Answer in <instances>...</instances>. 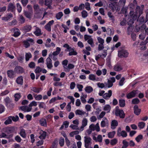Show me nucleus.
<instances>
[{
    "label": "nucleus",
    "mask_w": 148,
    "mask_h": 148,
    "mask_svg": "<svg viewBox=\"0 0 148 148\" xmlns=\"http://www.w3.org/2000/svg\"><path fill=\"white\" fill-rule=\"evenodd\" d=\"M139 21L140 24H143L144 23H145V18L143 16H141L139 18Z\"/></svg>",
    "instance_id": "obj_55"
},
{
    "label": "nucleus",
    "mask_w": 148,
    "mask_h": 148,
    "mask_svg": "<svg viewBox=\"0 0 148 148\" xmlns=\"http://www.w3.org/2000/svg\"><path fill=\"white\" fill-rule=\"evenodd\" d=\"M14 71L17 73H22L24 72V70L22 67L17 66L14 68Z\"/></svg>",
    "instance_id": "obj_9"
},
{
    "label": "nucleus",
    "mask_w": 148,
    "mask_h": 148,
    "mask_svg": "<svg viewBox=\"0 0 148 148\" xmlns=\"http://www.w3.org/2000/svg\"><path fill=\"white\" fill-rule=\"evenodd\" d=\"M32 27L31 25H26L23 26L22 30L25 32H27L30 31Z\"/></svg>",
    "instance_id": "obj_16"
},
{
    "label": "nucleus",
    "mask_w": 148,
    "mask_h": 148,
    "mask_svg": "<svg viewBox=\"0 0 148 148\" xmlns=\"http://www.w3.org/2000/svg\"><path fill=\"white\" fill-rule=\"evenodd\" d=\"M7 74L8 76L10 78H13L14 77V71L12 70H8Z\"/></svg>",
    "instance_id": "obj_17"
},
{
    "label": "nucleus",
    "mask_w": 148,
    "mask_h": 148,
    "mask_svg": "<svg viewBox=\"0 0 148 148\" xmlns=\"http://www.w3.org/2000/svg\"><path fill=\"white\" fill-rule=\"evenodd\" d=\"M46 64L47 68L49 69H51L53 67L52 63V60L50 57H49L47 58L46 60Z\"/></svg>",
    "instance_id": "obj_8"
},
{
    "label": "nucleus",
    "mask_w": 148,
    "mask_h": 148,
    "mask_svg": "<svg viewBox=\"0 0 148 148\" xmlns=\"http://www.w3.org/2000/svg\"><path fill=\"white\" fill-rule=\"evenodd\" d=\"M109 7L113 12H114L115 10L116 11L118 10V5L116 2L111 3L109 4Z\"/></svg>",
    "instance_id": "obj_6"
},
{
    "label": "nucleus",
    "mask_w": 148,
    "mask_h": 148,
    "mask_svg": "<svg viewBox=\"0 0 148 148\" xmlns=\"http://www.w3.org/2000/svg\"><path fill=\"white\" fill-rule=\"evenodd\" d=\"M87 42L92 47H93L95 46L93 39L92 38L89 39L87 40Z\"/></svg>",
    "instance_id": "obj_36"
},
{
    "label": "nucleus",
    "mask_w": 148,
    "mask_h": 148,
    "mask_svg": "<svg viewBox=\"0 0 148 148\" xmlns=\"http://www.w3.org/2000/svg\"><path fill=\"white\" fill-rule=\"evenodd\" d=\"M10 30L12 32L14 33L12 36L14 37H17L20 35L21 33L19 30L17 28H12Z\"/></svg>",
    "instance_id": "obj_7"
},
{
    "label": "nucleus",
    "mask_w": 148,
    "mask_h": 148,
    "mask_svg": "<svg viewBox=\"0 0 148 148\" xmlns=\"http://www.w3.org/2000/svg\"><path fill=\"white\" fill-rule=\"evenodd\" d=\"M102 136L101 135H98L97 138V142L101 143L102 142Z\"/></svg>",
    "instance_id": "obj_64"
},
{
    "label": "nucleus",
    "mask_w": 148,
    "mask_h": 148,
    "mask_svg": "<svg viewBox=\"0 0 148 148\" xmlns=\"http://www.w3.org/2000/svg\"><path fill=\"white\" fill-rule=\"evenodd\" d=\"M75 113L76 115H84L86 112L79 110H77L75 111Z\"/></svg>",
    "instance_id": "obj_37"
},
{
    "label": "nucleus",
    "mask_w": 148,
    "mask_h": 148,
    "mask_svg": "<svg viewBox=\"0 0 148 148\" xmlns=\"http://www.w3.org/2000/svg\"><path fill=\"white\" fill-rule=\"evenodd\" d=\"M17 9L18 12L20 13L22 11V8L21 5L19 3H17L16 4Z\"/></svg>",
    "instance_id": "obj_44"
},
{
    "label": "nucleus",
    "mask_w": 148,
    "mask_h": 148,
    "mask_svg": "<svg viewBox=\"0 0 148 148\" xmlns=\"http://www.w3.org/2000/svg\"><path fill=\"white\" fill-rule=\"evenodd\" d=\"M115 132L114 131L109 132L108 134V138H113L115 134Z\"/></svg>",
    "instance_id": "obj_43"
},
{
    "label": "nucleus",
    "mask_w": 148,
    "mask_h": 148,
    "mask_svg": "<svg viewBox=\"0 0 148 148\" xmlns=\"http://www.w3.org/2000/svg\"><path fill=\"white\" fill-rule=\"evenodd\" d=\"M108 93H106L103 95V97L105 99H108L112 95V91L111 90L108 91Z\"/></svg>",
    "instance_id": "obj_18"
},
{
    "label": "nucleus",
    "mask_w": 148,
    "mask_h": 148,
    "mask_svg": "<svg viewBox=\"0 0 148 148\" xmlns=\"http://www.w3.org/2000/svg\"><path fill=\"white\" fill-rule=\"evenodd\" d=\"M19 134L23 138H26V135L25 133V131L23 129H21Z\"/></svg>",
    "instance_id": "obj_22"
},
{
    "label": "nucleus",
    "mask_w": 148,
    "mask_h": 148,
    "mask_svg": "<svg viewBox=\"0 0 148 148\" xmlns=\"http://www.w3.org/2000/svg\"><path fill=\"white\" fill-rule=\"evenodd\" d=\"M138 90H134L131 92L129 93L127 95V97L128 99L132 98L134 97L137 94Z\"/></svg>",
    "instance_id": "obj_11"
},
{
    "label": "nucleus",
    "mask_w": 148,
    "mask_h": 148,
    "mask_svg": "<svg viewBox=\"0 0 148 148\" xmlns=\"http://www.w3.org/2000/svg\"><path fill=\"white\" fill-rule=\"evenodd\" d=\"M103 44H100L98 46V50L101 51L104 48Z\"/></svg>",
    "instance_id": "obj_63"
},
{
    "label": "nucleus",
    "mask_w": 148,
    "mask_h": 148,
    "mask_svg": "<svg viewBox=\"0 0 148 148\" xmlns=\"http://www.w3.org/2000/svg\"><path fill=\"white\" fill-rule=\"evenodd\" d=\"M41 11L40 8L34 10V16L35 17L39 18V17H38V14L40 13V12Z\"/></svg>",
    "instance_id": "obj_45"
},
{
    "label": "nucleus",
    "mask_w": 148,
    "mask_h": 148,
    "mask_svg": "<svg viewBox=\"0 0 148 148\" xmlns=\"http://www.w3.org/2000/svg\"><path fill=\"white\" fill-rule=\"evenodd\" d=\"M113 85V84L111 81L109 79L108 81V83L106 84V87L107 86V87L109 88L112 87Z\"/></svg>",
    "instance_id": "obj_48"
},
{
    "label": "nucleus",
    "mask_w": 148,
    "mask_h": 148,
    "mask_svg": "<svg viewBox=\"0 0 148 148\" xmlns=\"http://www.w3.org/2000/svg\"><path fill=\"white\" fill-rule=\"evenodd\" d=\"M16 82L18 84L22 85L23 83V77L22 76L18 77L16 79Z\"/></svg>",
    "instance_id": "obj_21"
},
{
    "label": "nucleus",
    "mask_w": 148,
    "mask_h": 148,
    "mask_svg": "<svg viewBox=\"0 0 148 148\" xmlns=\"http://www.w3.org/2000/svg\"><path fill=\"white\" fill-rule=\"evenodd\" d=\"M15 7L14 5L12 3H10L8 4L7 10L8 11L13 12L15 11Z\"/></svg>",
    "instance_id": "obj_15"
},
{
    "label": "nucleus",
    "mask_w": 148,
    "mask_h": 148,
    "mask_svg": "<svg viewBox=\"0 0 148 148\" xmlns=\"http://www.w3.org/2000/svg\"><path fill=\"white\" fill-rule=\"evenodd\" d=\"M87 122L88 120L87 119L85 118H84L82 121V125L86 126L87 125Z\"/></svg>",
    "instance_id": "obj_59"
},
{
    "label": "nucleus",
    "mask_w": 148,
    "mask_h": 148,
    "mask_svg": "<svg viewBox=\"0 0 148 148\" xmlns=\"http://www.w3.org/2000/svg\"><path fill=\"white\" fill-rule=\"evenodd\" d=\"M114 69L116 71H119L122 70L123 68L121 65L119 64H116L114 66Z\"/></svg>",
    "instance_id": "obj_27"
},
{
    "label": "nucleus",
    "mask_w": 148,
    "mask_h": 148,
    "mask_svg": "<svg viewBox=\"0 0 148 148\" xmlns=\"http://www.w3.org/2000/svg\"><path fill=\"white\" fill-rule=\"evenodd\" d=\"M115 114L116 116H119L121 119H123L125 117V114L123 111L117 108V107H116Z\"/></svg>",
    "instance_id": "obj_4"
},
{
    "label": "nucleus",
    "mask_w": 148,
    "mask_h": 148,
    "mask_svg": "<svg viewBox=\"0 0 148 148\" xmlns=\"http://www.w3.org/2000/svg\"><path fill=\"white\" fill-rule=\"evenodd\" d=\"M143 138V136L141 134L139 135H138L136 138L135 140H136L137 142H138L140 141Z\"/></svg>",
    "instance_id": "obj_53"
},
{
    "label": "nucleus",
    "mask_w": 148,
    "mask_h": 148,
    "mask_svg": "<svg viewBox=\"0 0 148 148\" xmlns=\"http://www.w3.org/2000/svg\"><path fill=\"white\" fill-rule=\"evenodd\" d=\"M32 57V55L31 53H26L25 55V60L26 62L28 61L29 59Z\"/></svg>",
    "instance_id": "obj_30"
},
{
    "label": "nucleus",
    "mask_w": 148,
    "mask_h": 148,
    "mask_svg": "<svg viewBox=\"0 0 148 148\" xmlns=\"http://www.w3.org/2000/svg\"><path fill=\"white\" fill-rule=\"evenodd\" d=\"M111 109V107L109 105H106L104 107V110L105 111H106L107 112H109Z\"/></svg>",
    "instance_id": "obj_40"
},
{
    "label": "nucleus",
    "mask_w": 148,
    "mask_h": 148,
    "mask_svg": "<svg viewBox=\"0 0 148 148\" xmlns=\"http://www.w3.org/2000/svg\"><path fill=\"white\" fill-rule=\"evenodd\" d=\"M64 139L62 137L60 138L59 140V144L60 145L61 147L63 146L64 145Z\"/></svg>",
    "instance_id": "obj_49"
},
{
    "label": "nucleus",
    "mask_w": 148,
    "mask_h": 148,
    "mask_svg": "<svg viewBox=\"0 0 148 148\" xmlns=\"http://www.w3.org/2000/svg\"><path fill=\"white\" fill-rule=\"evenodd\" d=\"M20 93H16L14 95L15 100L16 101H17L21 97Z\"/></svg>",
    "instance_id": "obj_46"
},
{
    "label": "nucleus",
    "mask_w": 148,
    "mask_h": 148,
    "mask_svg": "<svg viewBox=\"0 0 148 148\" xmlns=\"http://www.w3.org/2000/svg\"><path fill=\"white\" fill-rule=\"evenodd\" d=\"M144 8V5H142L141 7L137 5L136 7L135 12H134V15L136 16L138 18H138L143 13V11Z\"/></svg>",
    "instance_id": "obj_1"
},
{
    "label": "nucleus",
    "mask_w": 148,
    "mask_h": 148,
    "mask_svg": "<svg viewBox=\"0 0 148 148\" xmlns=\"http://www.w3.org/2000/svg\"><path fill=\"white\" fill-rule=\"evenodd\" d=\"M28 66L30 68H34L35 66V64L34 62H32L28 64Z\"/></svg>",
    "instance_id": "obj_58"
},
{
    "label": "nucleus",
    "mask_w": 148,
    "mask_h": 148,
    "mask_svg": "<svg viewBox=\"0 0 148 148\" xmlns=\"http://www.w3.org/2000/svg\"><path fill=\"white\" fill-rule=\"evenodd\" d=\"M24 13L25 15L27 18H30L32 17V14L33 12H31L24 11Z\"/></svg>",
    "instance_id": "obj_24"
},
{
    "label": "nucleus",
    "mask_w": 148,
    "mask_h": 148,
    "mask_svg": "<svg viewBox=\"0 0 148 148\" xmlns=\"http://www.w3.org/2000/svg\"><path fill=\"white\" fill-rule=\"evenodd\" d=\"M40 135L39 137L40 138L43 139L45 138L47 134V132H46L42 131L40 132Z\"/></svg>",
    "instance_id": "obj_23"
},
{
    "label": "nucleus",
    "mask_w": 148,
    "mask_h": 148,
    "mask_svg": "<svg viewBox=\"0 0 148 148\" xmlns=\"http://www.w3.org/2000/svg\"><path fill=\"white\" fill-rule=\"evenodd\" d=\"M63 16V14L61 12H59L56 15V18L57 19H60Z\"/></svg>",
    "instance_id": "obj_39"
},
{
    "label": "nucleus",
    "mask_w": 148,
    "mask_h": 148,
    "mask_svg": "<svg viewBox=\"0 0 148 148\" xmlns=\"http://www.w3.org/2000/svg\"><path fill=\"white\" fill-rule=\"evenodd\" d=\"M117 140L116 138H114L111 140L110 144L112 145H114L117 143Z\"/></svg>",
    "instance_id": "obj_54"
},
{
    "label": "nucleus",
    "mask_w": 148,
    "mask_h": 148,
    "mask_svg": "<svg viewBox=\"0 0 148 148\" xmlns=\"http://www.w3.org/2000/svg\"><path fill=\"white\" fill-rule=\"evenodd\" d=\"M42 71V69L39 66H37L36 67V69L35 70V73H39Z\"/></svg>",
    "instance_id": "obj_61"
},
{
    "label": "nucleus",
    "mask_w": 148,
    "mask_h": 148,
    "mask_svg": "<svg viewBox=\"0 0 148 148\" xmlns=\"http://www.w3.org/2000/svg\"><path fill=\"white\" fill-rule=\"evenodd\" d=\"M125 80V78L124 77H122L120 79L119 85V86H122L124 84V82Z\"/></svg>",
    "instance_id": "obj_52"
},
{
    "label": "nucleus",
    "mask_w": 148,
    "mask_h": 148,
    "mask_svg": "<svg viewBox=\"0 0 148 148\" xmlns=\"http://www.w3.org/2000/svg\"><path fill=\"white\" fill-rule=\"evenodd\" d=\"M84 138L85 146L90 145L91 144V138L90 137H88L87 136H85Z\"/></svg>",
    "instance_id": "obj_14"
},
{
    "label": "nucleus",
    "mask_w": 148,
    "mask_h": 148,
    "mask_svg": "<svg viewBox=\"0 0 148 148\" xmlns=\"http://www.w3.org/2000/svg\"><path fill=\"white\" fill-rule=\"evenodd\" d=\"M123 145L122 147V148H126L128 145V143L125 140L123 141Z\"/></svg>",
    "instance_id": "obj_50"
},
{
    "label": "nucleus",
    "mask_w": 148,
    "mask_h": 148,
    "mask_svg": "<svg viewBox=\"0 0 148 148\" xmlns=\"http://www.w3.org/2000/svg\"><path fill=\"white\" fill-rule=\"evenodd\" d=\"M140 102L139 99L138 98L133 99L132 101V103L134 104H137L139 103Z\"/></svg>",
    "instance_id": "obj_56"
},
{
    "label": "nucleus",
    "mask_w": 148,
    "mask_h": 148,
    "mask_svg": "<svg viewBox=\"0 0 148 148\" xmlns=\"http://www.w3.org/2000/svg\"><path fill=\"white\" fill-rule=\"evenodd\" d=\"M39 123L42 126H47V121L45 119H41L39 121Z\"/></svg>",
    "instance_id": "obj_26"
},
{
    "label": "nucleus",
    "mask_w": 148,
    "mask_h": 148,
    "mask_svg": "<svg viewBox=\"0 0 148 148\" xmlns=\"http://www.w3.org/2000/svg\"><path fill=\"white\" fill-rule=\"evenodd\" d=\"M118 136L119 137L122 136L123 137H125L127 136V134L125 131L123 130L119 134H118Z\"/></svg>",
    "instance_id": "obj_33"
},
{
    "label": "nucleus",
    "mask_w": 148,
    "mask_h": 148,
    "mask_svg": "<svg viewBox=\"0 0 148 148\" xmlns=\"http://www.w3.org/2000/svg\"><path fill=\"white\" fill-rule=\"evenodd\" d=\"M52 3V0H45V5L47 6L49 8H50V7H51V5Z\"/></svg>",
    "instance_id": "obj_35"
},
{
    "label": "nucleus",
    "mask_w": 148,
    "mask_h": 148,
    "mask_svg": "<svg viewBox=\"0 0 148 148\" xmlns=\"http://www.w3.org/2000/svg\"><path fill=\"white\" fill-rule=\"evenodd\" d=\"M134 112L136 115H138L140 114L141 110L138 108L137 105H135L134 107Z\"/></svg>",
    "instance_id": "obj_19"
},
{
    "label": "nucleus",
    "mask_w": 148,
    "mask_h": 148,
    "mask_svg": "<svg viewBox=\"0 0 148 148\" xmlns=\"http://www.w3.org/2000/svg\"><path fill=\"white\" fill-rule=\"evenodd\" d=\"M63 66L64 68L66 69H72L74 67V65L72 64H69L67 67H65L64 66Z\"/></svg>",
    "instance_id": "obj_51"
},
{
    "label": "nucleus",
    "mask_w": 148,
    "mask_h": 148,
    "mask_svg": "<svg viewBox=\"0 0 148 148\" xmlns=\"http://www.w3.org/2000/svg\"><path fill=\"white\" fill-rule=\"evenodd\" d=\"M118 125V122L116 120H114L112 121L111 123V128L112 129H114Z\"/></svg>",
    "instance_id": "obj_20"
},
{
    "label": "nucleus",
    "mask_w": 148,
    "mask_h": 148,
    "mask_svg": "<svg viewBox=\"0 0 148 148\" xmlns=\"http://www.w3.org/2000/svg\"><path fill=\"white\" fill-rule=\"evenodd\" d=\"M145 123L144 122H140L138 123V126L140 129L143 128L145 127Z\"/></svg>",
    "instance_id": "obj_41"
},
{
    "label": "nucleus",
    "mask_w": 148,
    "mask_h": 148,
    "mask_svg": "<svg viewBox=\"0 0 148 148\" xmlns=\"http://www.w3.org/2000/svg\"><path fill=\"white\" fill-rule=\"evenodd\" d=\"M24 55H23V56L20 55L17 58V60H18V62L21 63H22L23 62V60H24Z\"/></svg>",
    "instance_id": "obj_42"
},
{
    "label": "nucleus",
    "mask_w": 148,
    "mask_h": 148,
    "mask_svg": "<svg viewBox=\"0 0 148 148\" xmlns=\"http://www.w3.org/2000/svg\"><path fill=\"white\" fill-rule=\"evenodd\" d=\"M4 101L6 103V106H8V104H10V106L11 107V108L13 107L14 104L13 103H11L12 100L9 97H7L4 99Z\"/></svg>",
    "instance_id": "obj_10"
},
{
    "label": "nucleus",
    "mask_w": 148,
    "mask_h": 148,
    "mask_svg": "<svg viewBox=\"0 0 148 148\" xmlns=\"http://www.w3.org/2000/svg\"><path fill=\"white\" fill-rule=\"evenodd\" d=\"M34 34L36 36H38L42 34L41 30L38 27H36L35 32H34Z\"/></svg>",
    "instance_id": "obj_29"
},
{
    "label": "nucleus",
    "mask_w": 148,
    "mask_h": 148,
    "mask_svg": "<svg viewBox=\"0 0 148 148\" xmlns=\"http://www.w3.org/2000/svg\"><path fill=\"white\" fill-rule=\"evenodd\" d=\"M13 17V15L11 13H9L7 14L5 16L2 17V19L3 21H7Z\"/></svg>",
    "instance_id": "obj_12"
},
{
    "label": "nucleus",
    "mask_w": 148,
    "mask_h": 148,
    "mask_svg": "<svg viewBox=\"0 0 148 148\" xmlns=\"http://www.w3.org/2000/svg\"><path fill=\"white\" fill-rule=\"evenodd\" d=\"M129 54L127 51L125 49H122L118 51V56L121 58H127Z\"/></svg>",
    "instance_id": "obj_3"
},
{
    "label": "nucleus",
    "mask_w": 148,
    "mask_h": 148,
    "mask_svg": "<svg viewBox=\"0 0 148 148\" xmlns=\"http://www.w3.org/2000/svg\"><path fill=\"white\" fill-rule=\"evenodd\" d=\"M88 78L90 80L95 81L96 80V76L92 74H90L89 75Z\"/></svg>",
    "instance_id": "obj_47"
},
{
    "label": "nucleus",
    "mask_w": 148,
    "mask_h": 148,
    "mask_svg": "<svg viewBox=\"0 0 148 148\" xmlns=\"http://www.w3.org/2000/svg\"><path fill=\"white\" fill-rule=\"evenodd\" d=\"M3 131L8 134L12 133L15 132V128L12 127H5L3 129Z\"/></svg>",
    "instance_id": "obj_5"
},
{
    "label": "nucleus",
    "mask_w": 148,
    "mask_h": 148,
    "mask_svg": "<svg viewBox=\"0 0 148 148\" xmlns=\"http://www.w3.org/2000/svg\"><path fill=\"white\" fill-rule=\"evenodd\" d=\"M35 100L37 101H39L42 98V96L41 95H37L34 94H33Z\"/></svg>",
    "instance_id": "obj_34"
},
{
    "label": "nucleus",
    "mask_w": 148,
    "mask_h": 148,
    "mask_svg": "<svg viewBox=\"0 0 148 148\" xmlns=\"http://www.w3.org/2000/svg\"><path fill=\"white\" fill-rule=\"evenodd\" d=\"M119 105L121 107H123L125 106V101L124 99H121L119 100Z\"/></svg>",
    "instance_id": "obj_32"
},
{
    "label": "nucleus",
    "mask_w": 148,
    "mask_h": 148,
    "mask_svg": "<svg viewBox=\"0 0 148 148\" xmlns=\"http://www.w3.org/2000/svg\"><path fill=\"white\" fill-rule=\"evenodd\" d=\"M17 23L16 20L14 19L11 22L9 23V24L10 25H15Z\"/></svg>",
    "instance_id": "obj_60"
},
{
    "label": "nucleus",
    "mask_w": 148,
    "mask_h": 148,
    "mask_svg": "<svg viewBox=\"0 0 148 148\" xmlns=\"http://www.w3.org/2000/svg\"><path fill=\"white\" fill-rule=\"evenodd\" d=\"M134 11L133 10H131L129 13V16L130 17L132 18V19H130L128 22V24L131 26L133 24L134 21L137 19V17L136 16L134 15Z\"/></svg>",
    "instance_id": "obj_2"
},
{
    "label": "nucleus",
    "mask_w": 148,
    "mask_h": 148,
    "mask_svg": "<svg viewBox=\"0 0 148 148\" xmlns=\"http://www.w3.org/2000/svg\"><path fill=\"white\" fill-rule=\"evenodd\" d=\"M101 127H104L108 126V121L106 117H104L103 121L101 122Z\"/></svg>",
    "instance_id": "obj_13"
},
{
    "label": "nucleus",
    "mask_w": 148,
    "mask_h": 148,
    "mask_svg": "<svg viewBox=\"0 0 148 148\" xmlns=\"http://www.w3.org/2000/svg\"><path fill=\"white\" fill-rule=\"evenodd\" d=\"M12 135H8L4 133H2L0 135V138H9L10 137H12Z\"/></svg>",
    "instance_id": "obj_31"
},
{
    "label": "nucleus",
    "mask_w": 148,
    "mask_h": 148,
    "mask_svg": "<svg viewBox=\"0 0 148 148\" xmlns=\"http://www.w3.org/2000/svg\"><path fill=\"white\" fill-rule=\"evenodd\" d=\"M108 15L109 17L112 20V22H114V16L112 15V13L111 12H108Z\"/></svg>",
    "instance_id": "obj_57"
},
{
    "label": "nucleus",
    "mask_w": 148,
    "mask_h": 148,
    "mask_svg": "<svg viewBox=\"0 0 148 148\" xmlns=\"http://www.w3.org/2000/svg\"><path fill=\"white\" fill-rule=\"evenodd\" d=\"M97 39L99 43H100V44H104V40L102 38L100 37H98L97 38Z\"/></svg>",
    "instance_id": "obj_62"
},
{
    "label": "nucleus",
    "mask_w": 148,
    "mask_h": 148,
    "mask_svg": "<svg viewBox=\"0 0 148 148\" xmlns=\"http://www.w3.org/2000/svg\"><path fill=\"white\" fill-rule=\"evenodd\" d=\"M12 119L11 116H9L8 119L4 122V124L5 125H8L11 123L12 122Z\"/></svg>",
    "instance_id": "obj_38"
},
{
    "label": "nucleus",
    "mask_w": 148,
    "mask_h": 148,
    "mask_svg": "<svg viewBox=\"0 0 148 148\" xmlns=\"http://www.w3.org/2000/svg\"><path fill=\"white\" fill-rule=\"evenodd\" d=\"M42 89L41 88L36 87H32L31 88V90L33 91L34 92L38 93L42 90Z\"/></svg>",
    "instance_id": "obj_25"
},
{
    "label": "nucleus",
    "mask_w": 148,
    "mask_h": 148,
    "mask_svg": "<svg viewBox=\"0 0 148 148\" xmlns=\"http://www.w3.org/2000/svg\"><path fill=\"white\" fill-rule=\"evenodd\" d=\"M85 90L88 93H90L93 90V89L91 86H87L85 88Z\"/></svg>",
    "instance_id": "obj_28"
}]
</instances>
